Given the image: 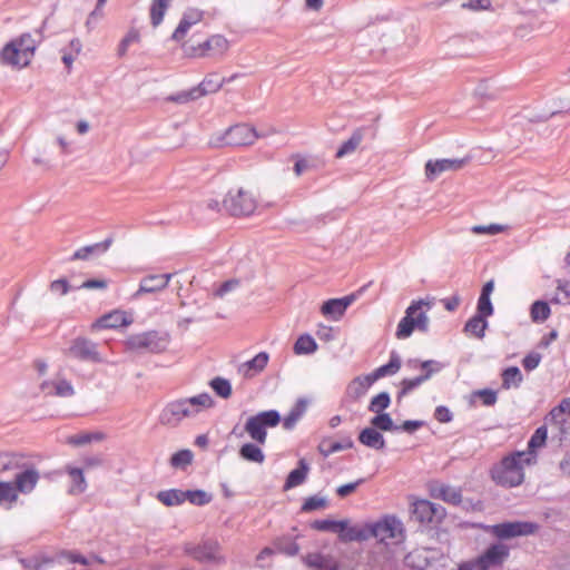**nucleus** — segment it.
Masks as SVG:
<instances>
[{
    "instance_id": "f257e3e1",
    "label": "nucleus",
    "mask_w": 570,
    "mask_h": 570,
    "mask_svg": "<svg viewBox=\"0 0 570 570\" xmlns=\"http://www.w3.org/2000/svg\"><path fill=\"white\" fill-rule=\"evenodd\" d=\"M537 454L515 451L503 456L490 469L492 481L503 488H515L524 480V465L535 463Z\"/></svg>"
},
{
    "instance_id": "f03ea898",
    "label": "nucleus",
    "mask_w": 570,
    "mask_h": 570,
    "mask_svg": "<svg viewBox=\"0 0 570 570\" xmlns=\"http://www.w3.org/2000/svg\"><path fill=\"white\" fill-rule=\"evenodd\" d=\"M214 405L213 397L204 392L198 395L179 399L169 402L159 415V422L163 425L176 426L185 417H191L198 414L203 409H209Z\"/></svg>"
},
{
    "instance_id": "7ed1b4c3",
    "label": "nucleus",
    "mask_w": 570,
    "mask_h": 570,
    "mask_svg": "<svg viewBox=\"0 0 570 570\" xmlns=\"http://www.w3.org/2000/svg\"><path fill=\"white\" fill-rule=\"evenodd\" d=\"M37 49V41L30 33H22L19 38L11 40L1 50L2 63L23 68L27 67Z\"/></svg>"
},
{
    "instance_id": "20e7f679",
    "label": "nucleus",
    "mask_w": 570,
    "mask_h": 570,
    "mask_svg": "<svg viewBox=\"0 0 570 570\" xmlns=\"http://www.w3.org/2000/svg\"><path fill=\"white\" fill-rule=\"evenodd\" d=\"M184 552L202 564L218 567L226 563L222 544L213 538L203 539L197 543H185Z\"/></svg>"
},
{
    "instance_id": "39448f33",
    "label": "nucleus",
    "mask_w": 570,
    "mask_h": 570,
    "mask_svg": "<svg viewBox=\"0 0 570 570\" xmlns=\"http://www.w3.org/2000/svg\"><path fill=\"white\" fill-rule=\"evenodd\" d=\"M431 307L430 303L419 299L413 301L405 311V316L400 321L395 336L399 340L407 338L413 331L417 328L421 332L429 331V317L425 312L421 311L422 306Z\"/></svg>"
},
{
    "instance_id": "423d86ee",
    "label": "nucleus",
    "mask_w": 570,
    "mask_h": 570,
    "mask_svg": "<svg viewBox=\"0 0 570 570\" xmlns=\"http://www.w3.org/2000/svg\"><path fill=\"white\" fill-rule=\"evenodd\" d=\"M281 421L282 417L278 411H263L249 416L245 423L244 430L257 444H265L267 440V429L277 426Z\"/></svg>"
},
{
    "instance_id": "0eeeda50",
    "label": "nucleus",
    "mask_w": 570,
    "mask_h": 570,
    "mask_svg": "<svg viewBox=\"0 0 570 570\" xmlns=\"http://www.w3.org/2000/svg\"><path fill=\"white\" fill-rule=\"evenodd\" d=\"M410 512L412 521L431 528L441 524L446 517L444 507L426 499L415 500Z\"/></svg>"
},
{
    "instance_id": "6e6552de",
    "label": "nucleus",
    "mask_w": 570,
    "mask_h": 570,
    "mask_svg": "<svg viewBox=\"0 0 570 570\" xmlns=\"http://www.w3.org/2000/svg\"><path fill=\"white\" fill-rule=\"evenodd\" d=\"M257 207L254 195L243 188L230 189L223 200V208L232 216H249Z\"/></svg>"
},
{
    "instance_id": "1a4fd4ad",
    "label": "nucleus",
    "mask_w": 570,
    "mask_h": 570,
    "mask_svg": "<svg viewBox=\"0 0 570 570\" xmlns=\"http://www.w3.org/2000/svg\"><path fill=\"white\" fill-rule=\"evenodd\" d=\"M488 532L500 540L528 537L539 530V524L531 521H505L484 527Z\"/></svg>"
},
{
    "instance_id": "9d476101",
    "label": "nucleus",
    "mask_w": 570,
    "mask_h": 570,
    "mask_svg": "<svg viewBox=\"0 0 570 570\" xmlns=\"http://www.w3.org/2000/svg\"><path fill=\"white\" fill-rule=\"evenodd\" d=\"M131 350L161 353L169 344V335L158 331H148L131 335L127 341Z\"/></svg>"
},
{
    "instance_id": "9b49d317",
    "label": "nucleus",
    "mask_w": 570,
    "mask_h": 570,
    "mask_svg": "<svg viewBox=\"0 0 570 570\" xmlns=\"http://www.w3.org/2000/svg\"><path fill=\"white\" fill-rule=\"evenodd\" d=\"M19 464H21L22 468L12 470L14 475L13 487L17 490V494H29L36 488L40 479V474L24 454H21V461Z\"/></svg>"
},
{
    "instance_id": "f8f14e48",
    "label": "nucleus",
    "mask_w": 570,
    "mask_h": 570,
    "mask_svg": "<svg viewBox=\"0 0 570 570\" xmlns=\"http://www.w3.org/2000/svg\"><path fill=\"white\" fill-rule=\"evenodd\" d=\"M63 354L80 362L100 363L102 361L98 352V345L83 336L73 338L69 347L63 351Z\"/></svg>"
},
{
    "instance_id": "ddd939ff",
    "label": "nucleus",
    "mask_w": 570,
    "mask_h": 570,
    "mask_svg": "<svg viewBox=\"0 0 570 570\" xmlns=\"http://www.w3.org/2000/svg\"><path fill=\"white\" fill-rule=\"evenodd\" d=\"M368 539L375 538L380 541L396 539L402 534L403 528L401 521L395 517H385L381 521L367 523Z\"/></svg>"
},
{
    "instance_id": "4468645a",
    "label": "nucleus",
    "mask_w": 570,
    "mask_h": 570,
    "mask_svg": "<svg viewBox=\"0 0 570 570\" xmlns=\"http://www.w3.org/2000/svg\"><path fill=\"white\" fill-rule=\"evenodd\" d=\"M510 556V549L504 543L490 544L476 560V567L481 570H489L493 567H501Z\"/></svg>"
},
{
    "instance_id": "2eb2a0df",
    "label": "nucleus",
    "mask_w": 570,
    "mask_h": 570,
    "mask_svg": "<svg viewBox=\"0 0 570 570\" xmlns=\"http://www.w3.org/2000/svg\"><path fill=\"white\" fill-rule=\"evenodd\" d=\"M257 138V134L255 128L246 125L239 124L229 127L224 136L222 137V144L225 146H247L252 145Z\"/></svg>"
},
{
    "instance_id": "dca6fc26",
    "label": "nucleus",
    "mask_w": 570,
    "mask_h": 570,
    "mask_svg": "<svg viewBox=\"0 0 570 570\" xmlns=\"http://www.w3.org/2000/svg\"><path fill=\"white\" fill-rule=\"evenodd\" d=\"M55 563H79L81 566L87 567L90 564V561L89 559H87V557L82 556L77 550H60L52 557H37V566H40L39 570H46Z\"/></svg>"
},
{
    "instance_id": "f3484780",
    "label": "nucleus",
    "mask_w": 570,
    "mask_h": 570,
    "mask_svg": "<svg viewBox=\"0 0 570 570\" xmlns=\"http://www.w3.org/2000/svg\"><path fill=\"white\" fill-rule=\"evenodd\" d=\"M469 161V158H443V159H429L425 164V176L428 180H434L444 171H456L463 168Z\"/></svg>"
},
{
    "instance_id": "a211bd4d",
    "label": "nucleus",
    "mask_w": 570,
    "mask_h": 570,
    "mask_svg": "<svg viewBox=\"0 0 570 570\" xmlns=\"http://www.w3.org/2000/svg\"><path fill=\"white\" fill-rule=\"evenodd\" d=\"M173 277L171 273L167 274H158V275H147L141 278L139 288L135 294V297L140 296L146 293H156L164 288H166Z\"/></svg>"
},
{
    "instance_id": "6ab92c4d",
    "label": "nucleus",
    "mask_w": 570,
    "mask_h": 570,
    "mask_svg": "<svg viewBox=\"0 0 570 570\" xmlns=\"http://www.w3.org/2000/svg\"><path fill=\"white\" fill-rule=\"evenodd\" d=\"M303 563L315 570H340V562L330 554H323L320 552L307 553L302 558Z\"/></svg>"
},
{
    "instance_id": "aec40b11",
    "label": "nucleus",
    "mask_w": 570,
    "mask_h": 570,
    "mask_svg": "<svg viewBox=\"0 0 570 570\" xmlns=\"http://www.w3.org/2000/svg\"><path fill=\"white\" fill-rule=\"evenodd\" d=\"M203 16L204 12L199 9L190 8L186 10L177 28L173 32L171 39L175 41H180L194 24L202 21Z\"/></svg>"
},
{
    "instance_id": "412c9836",
    "label": "nucleus",
    "mask_w": 570,
    "mask_h": 570,
    "mask_svg": "<svg viewBox=\"0 0 570 570\" xmlns=\"http://www.w3.org/2000/svg\"><path fill=\"white\" fill-rule=\"evenodd\" d=\"M344 521L345 525L340 527L338 530V538L342 542H361L368 539L367 523L364 525H350L347 520Z\"/></svg>"
},
{
    "instance_id": "4be33fe9",
    "label": "nucleus",
    "mask_w": 570,
    "mask_h": 570,
    "mask_svg": "<svg viewBox=\"0 0 570 570\" xmlns=\"http://www.w3.org/2000/svg\"><path fill=\"white\" fill-rule=\"evenodd\" d=\"M272 544L275 553L284 554L286 557H295L299 552V546L296 542V538L291 534L276 537Z\"/></svg>"
},
{
    "instance_id": "5701e85b",
    "label": "nucleus",
    "mask_w": 570,
    "mask_h": 570,
    "mask_svg": "<svg viewBox=\"0 0 570 570\" xmlns=\"http://www.w3.org/2000/svg\"><path fill=\"white\" fill-rule=\"evenodd\" d=\"M358 441L374 450H384L386 446L383 434L373 426L363 429L358 434Z\"/></svg>"
},
{
    "instance_id": "b1692460",
    "label": "nucleus",
    "mask_w": 570,
    "mask_h": 570,
    "mask_svg": "<svg viewBox=\"0 0 570 570\" xmlns=\"http://www.w3.org/2000/svg\"><path fill=\"white\" fill-rule=\"evenodd\" d=\"M111 244H112V238L108 237L104 242L83 246V247L77 249L72 254V256L69 258V261H77V259L85 261V259H88L91 255L104 254L109 249Z\"/></svg>"
},
{
    "instance_id": "393cba45",
    "label": "nucleus",
    "mask_w": 570,
    "mask_h": 570,
    "mask_svg": "<svg viewBox=\"0 0 570 570\" xmlns=\"http://www.w3.org/2000/svg\"><path fill=\"white\" fill-rule=\"evenodd\" d=\"M309 471V465L305 459H301L297 463V468L292 470L284 483V490L296 488L305 482Z\"/></svg>"
},
{
    "instance_id": "a878e982",
    "label": "nucleus",
    "mask_w": 570,
    "mask_h": 570,
    "mask_svg": "<svg viewBox=\"0 0 570 570\" xmlns=\"http://www.w3.org/2000/svg\"><path fill=\"white\" fill-rule=\"evenodd\" d=\"M128 324H130V321L127 320L126 314L115 311L98 318L94 326L98 328H119Z\"/></svg>"
},
{
    "instance_id": "bb28decb",
    "label": "nucleus",
    "mask_w": 570,
    "mask_h": 570,
    "mask_svg": "<svg viewBox=\"0 0 570 570\" xmlns=\"http://www.w3.org/2000/svg\"><path fill=\"white\" fill-rule=\"evenodd\" d=\"M269 355L266 352H259L252 360L242 365V370L246 377H253L261 373L267 365Z\"/></svg>"
},
{
    "instance_id": "cd10ccee",
    "label": "nucleus",
    "mask_w": 570,
    "mask_h": 570,
    "mask_svg": "<svg viewBox=\"0 0 570 570\" xmlns=\"http://www.w3.org/2000/svg\"><path fill=\"white\" fill-rule=\"evenodd\" d=\"M354 445L353 440L350 436L343 438L341 441L332 442L331 440H323L318 445L320 453L327 458L336 452L352 449Z\"/></svg>"
},
{
    "instance_id": "c85d7f7f",
    "label": "nucleus",
    "mask_w": 570,
    "mask_h": 570,
    "mask_svg": "<svg viewBox=\"0 0 570 570\" xmlns=\"http://www.w3.org/2000/svg\"><path fill=\"white\" fill-rule=\"evenodd\" d=\"M365 128H357L353 131L351 137L344 141L336 151V158H342L346 155L352 154L358 147L364 138Z\"/></svg>"
},
{
    "instance_id": "c756f323",
    "label": "nucleus",
    "mask_w": 570,
    "mask_h": 570,
    "mask_svg": "<svg viewBox=\"0 0 570 570\" xmlns=\"http://www.w3.org/2000/svg\"><path fill=\"white\" fill-rule=\"evenodd\" d=\"M238 454L247 462L262 464L265 461V454L257 443H244L239 448Z\"/></svg>"
},
{
    "instance_id": "7c9ffc66",
    "label": "nucleus",
    "mask_w": 570,
    "mask_h": 570,
    "mask_svg": "<svg viewBox=\"0 0 570 570\" xmlns=\"http://www.w3.org/2000/svg\"><path fill=\"white\" fill-rule=\"evenodd\" d=\"M400 368H401L400 355L395 351H393V352H391L390 361L386 364L381 365L380 367H377L373 371L374 377H376V380H380L385 376L394 375L399 372Z\"/></svg>"
},
{
    "instance_id": "2f4dec72",
    "label": "nucleus",
    "mask_w": 570,
    "mask_h": 570,
    "mask_svg": "<svg viewBox=\"0 0 570 570\" xmlns=\"http://www.w3.org/2000/svg\"><path fill=\"white\" fill-rule=\"evenodd\" d=\"M433 375V371L430 370L421 375L413 379H403L401 382V390L397 393V400H401L403 396L419 387L422 383L428 381Z\"/></svg>"
},
{
    "instance_id": "473e14b6",
    "label": "nucleus",
    "mask_w": 570,
    "mask_h": 570,
    "mask_svg": "<svg viewBox=\"0 0 570 570\" xmlns=\"http://www.w3.org/2000/svg\"><path fill=\"white\" fill-rule=\"evenodd\" d=\"M502 389L519 387L523 381L522 373L518 366H509L501 373Z\"/></svg>"
},
{
    "instance_id": "72a5a7b5",
    "label": "nucleus",
    "mask_w": 570,
    "mask_h": 570,
    "mask_svg": "<svg viewBox=\"0 0 570 570\" xmlns=\"http://www.w3.org/2000/svg\"><path fill=\"white\" fill-rule=\"evenodd\" d=\"M67 472L71 480V487L69 489V493H71V494L83 493L87 489V482H86L82 470L79 468L68 466Z\"/></svg>"
},
{
    "instance_id": "f704fd0d",
    "label": "nucleus",
    "mask_w": 570,
    "mask_h": 570,
    "mask_svg": "<svg viewBox=\"0 0 570 570\" xmlns=\"http://www.w3.org/2000/svg\"><path fill=\"white\" fill-rule=\"evenodd\" d=\"M488 325L489 323L485 317L474 315L465 323L464 332L470 333L481 340L485 335Z\"/></svg>"
},
{
    "instance_id": "c9c22d12",
    "label": "nucleus",
    "mask_w": 570,
    "mask_h": 570,
    "mask_svg": "<svg viewBox=\"0 0 570 570\" xmlns=\"http://www.w3.org/2000/svg\"><path fill=\"white\" fill-rule=\"evenodd\" d=\"M157 499L166 507L179 505L185 502V491L179 489L159 491Z\"/></svg>"
},
{
    "instance_id": "e433bc0d",
    "label": "nucleus",
    "mask_w": 570,
    "mask_h": 570,
    "mask_svg": "<svg viewBox=\"0 0 570 570\" xmlns=\"http://www.w3.org/2000/svg\"><path fill=\"white\" fill-rule=\"evenodd\" d=\"M224 83H225V80L219 79L216 73H209L195 88L198 89L199 97H203V96H206L207 94L218 91L223 87Z\"/></svg>"
},
{
    "instance_id": "4c0bfd02",
    "label": "nucleus",
    "mask_w": 570,
    "mask_h": 570,
    "mask_svg": "<svg viewBox=\"0 0 570 570\" xmlns=\"http://www.w3.org/2000/svg\"><path fill=\"white\" fill-rule=\"evenodd\" d=\"M433 495L453 505H459L462 502L461 491L449 485H441L433 490Z\"/></svg>"
},
{
    "instance_id": "58836bf2",
    "label": "nucleus",
    "mask_w": 570,
    "mask_h": 570,
    "mask_svg": "<svg viewBox=\"0 0 570 570\" xmlns=\"http://www.w3.org/2000/svg\"><path fill=\"white\" fill-rule=\"evenodd\" d=\"M17 500L18 494L13 483L0 481V507L10 509Z\"/></svg>"
},
{
    "instance_id": "ea45409f",
    "label": "nucleus",
    "mask_w": 570,
    "mask_h": 570,
    "mask_svg": "<svg viewBox=\"0 0 570 570\" xmlns=\"http://www.w3.org/2000/svg\"><path fill=\"white\" fill-rule=\"evenodd\" d=\"M171 0H153L150 6V22L154 27L159 26Z\"/></svg>"
},
{
    "instance_id": "a19ab883",
    "label": "nucleus",
    "mask_w": 570,
    "mask_h": 570,
    "mask_svg": "<svg viewBox=\"0 0 570 570\" xmlns=\"http://www.w3.org/2000/svg\"><path fill=\"white\" fill-rule=\"evenodd\" d=\"M21 453L4 452L0 453V474L12 472L13 469L22 468Z\"/></svg>"
},
{
    "instance_id": "79ce46f5",
    "label": "nucleus",
    "mask_w": 570,
    "mask_h": 570,
    "mask_svg": "<svg viewBox=\"0 0 570 570\" xmlns=\"http://www.w3.org/2000/svg\"><path fill=\"white\" fill-rule=\"evenodd\" d=\"M316 350H317V343L308 334L301 335L294 344V353L297 355L312 354Z\"/></svg>"
},
{
    "instance_id": "37998d69",
    "label": "nucleus",
    "mask_w": 570,
    "mask_h": 570,
    "mask_svg": "<svg viewBox=\"0 0 570 570\" xmlns=\"http://www.w3.org/2000/svg\"><path fill=\"white\" fill-rule=\"evenodd\" d=\"M105 439V434L102 432H83L76 435H72L68 439V443L81 446L89 444L91 442H99Z\"/></svg>"
},
{
    "instance_id": "c03bdc74",
    "label": "nucleus",
    "mask_w": 570,
    "mask_h": 570,
    "mask_svg": "<svg viewBox=\"0 0 570 570\" xmlns=\"http://www.w3.org/2000/svg\"><path fill=\"white\" fill-rule=\"evenodd\" d=\"M321 312L333 321H338L345 313L342 309L338 298H331L323 303Z\"/></svg>"
},
{
    "instance_id": "a18cd8bd",
    "label": "nucleus",
    "mask_w": 570,
    "mask_h": 570,
    "mask_svg": "<svg viewBox=\"0 0 570 570\" xmlns=\"http://www.w3.org/2000/svg\"><path fill=\"white\" fill-rule=\"evenodd\" d=\"M371 424L376 430L381 431H399L400 428L394 424L391 415L389 413H377L374 417L371 420Z\"/></svg>"
},
{
    "instance_id": "49530a36",
    "label": "nucleus",
    "mask_w": 570,
    "mask_h": 570,
    "mask_svg": "<svg viewBox=\"0 0 570 570\" xmlns=\"http://www.w3.org/2000/svg\"><path fill=\"white\" fill-rule=\"evenodd\" d=\"M212 500V494L204 490L197 489L185 491V501H189L194 505L203 507L208 504Z\"/></svg>"
},
{
    "instance_id": "de8ad7c7",
    "label": "nucleus",
    "mask_w": 570,
    "mask_h": 570,
    "mask_svg": "<svg viewBox=\"0 0 570 570\" xmlns=\"http://www.w3.org/2000/svg\"><path fill=\"white\" fill-rule=\"evenodd\" d=\"M548 438V430L546 425L539 426L528 441V451L525 453L535 454V449L544 445Z\"/></svg>"
},
{
    "instance_id": "09e8293b",
    "label": "nucleus",
    "mask_w": 570,
    "mask_h": 570,
    "mask_svg": "<svg viewBox=\"0 0 570 570\" xmlns=\"http://www.w3.org/2000/svg\"><path fill=\"white\" fill-rule=\"evenodd\" d=\"M551 309L547 302L544 301H535L531 305L530 315L533 322L541 323L548 320L550 316Z\"/></svg>"
},
{
    "instance_id": "8fccbe9b",
    "label": "nucleus",
    "mask_w": 570,
    "mask_h": 570,
    "mask_svg": "<svg viewBox=\"0 0 570 570\" xmlns=\"http://www.w3.org/2000/svg\"><path fill=\"white\" fill-rule=\"evenodd\" d=\"M345 525V521H336L331 519L315 520L311 523V528L317 531L337 533L340 527Z\"/></svg>"
},
{
    "instance_id": "3c124183",
    "label": "nucleus",
    "mask_w": 570,
    "mask_h": 570,
    "mask_svg": "<svg viewBox=\"0 0 570 570\" xmlns=\"http://www.w3.org/2000/svg\"><path fill=\"white\" fill-rule=\"evenodd\" d=\"M209 386L214 390V392L223 397L228 399L232 395V385L230 382L224 377L217 376L214 377L209 382Z\"/></svg>"
},
{
    "instance_id": "603ef678",
    "label": "nucleus",
    "mask_w": 570,
    "mask_h": 570,
    "mask_svg": "<svg viewBox=\"0 0 570 570\" xmlns=\"http://www.w3.org/2000/svg\"><path fill=\"white\" fill-rule=\"evenodd\" d=\"M391 404V396L387 392H381L375 395L370 404L368 411L373 413H382L385 409H387Z\"/></svg>"
},
{
    "instance_id": "864d4df0",
    "label": "nucleus",
    "mask_w": 570,
    "mask_h": 570,
    "mask_svg": "<svg viewBox=\"0 0 570 570\" xmlns=\"http://www.w3.org/2000/svg\"><path fill=\"white\" fill-rule=\"evenodd\" d=\"M193 452L190 450H179L170 458V465L177 469H185L193 461Z\"/></svg>"
},
{
    "instance_id": "5fc2aeb1",
    "label": "nucleus",
    "mask_w": 570,
    "mask_h": 570,
    "mask_svg": "<svg viewBox=\"0 0 570 570\" xmlns=\"http://www.w3.org/2000/svg\"><path fill=\"white\" fill-rule=\"evenodd\" d=\"M200 98L199 91L195 87L189 90H184L174 95H170L166 98L167 101L176 102V104H186L193 100Z\"/></svg>"
},
{
    "instance_id": "6e6d98bb",
    "label": "nucleus",
    "mask_w": 570,
    "mask_h": 570,
    "mask_svg": "<svg viewBox=\"0 0 570 570\" xmlns=\"http://www.w3.org/2000/svg\"><path fill=\"white\" fill-rule=\"evenodd\" d=\"M327 505V501L325 498L318 495H312L305 499L304 503L301 507L302 512H312L315 510L324 509Z\"/></svg>"
},
{
    "instance_id": "4d7b16f0",
    "label": "nucleus",
    "mask_w": 570,
    "mask_h": 570,
    "mask_svg": "<svg viewBox=\"0 0 570 570\" xmlns=\"http://www.w3.org/2000/svg\"><path fill=\"white\" fill-rule=\"evenodd\" d=\"M140 39L139 32L136 29H130L127 35L121 39L118 46V56L124 57L130 45L138 42Z\"/></svg>"
},
{
    "instance_id": "13d9d810",
    "label": "nucleus",
    "mask_w": 570,
    "mask_h": 570,
    "mask_svg": "<svg viewBox=\"0 0 570 570\" xmlns=\"http://www.w3.org/2000/svg\"><path fill=\"white\" fill-rule=\"evenodd\" d=\"M507 229V226L500 225V224H490V225H475L471 228L472 233L474 234H489V235H497L499 233H502Z\"/></svg>"
},
{
    "instance_id": "bf43d9fd",
    "label": "nucleus",
    "mask_w": 570,
    "mask_h": 570,
    "mask_svg": "<svg viewBox=\"0 0 570 570\" xmlns=\"http://www.w3.org/2000/svg\"><path fill=\"white\" fill-rule=\"evenodd\" d=\"M493 305L490 297L479 296L476 304V314L482 317H489L493 314Z\"/></svg>"
},
{
    "instance_id": "052dcab7",
    "label": "nucleus",
    "mask_w": 570,
    "mask_h": 570,
    "mask_svg": "<svg viewBox=\"0 0 570 570\" xmlns=\"http://www.w3.org/2000/svg\"><path fill=\"white\" fill-rule=\"evenodd\" d=\"M55 386V395L60 397H69L75 394L73 386L67 380H60L53 384Z\"/></svg>"
},
{
    "instance_id": "680f3d73",
    "label": "nucleus",
    "mask_w": 570,
    "mask_h": 570,
    "mask_svg": "<svg viewBox=\"0 0 570 570\" xmlns=\"http://www.w3.org/2000/svg\"><path fill=\"white\" fill-rule=\"evenodd\" d=\"M475 396H479L482 400L483 405L492 406L498 401V394L495 391L491 389H483L474 392Z\"/></svg>"
},
{
    "instance_id": "e2e57ef3",
    "label": "nucleus",
    "mask_w": 570,
    "mask_h": 570,
    "mask_svg": "<svg viewBox=\"0 0 570 570\" xmlns=\"http://www.w3.org/2000/svg\"><path fill=\"white\" fill-rule=\"evenodd\" d=\"M210 43L214 55H222L228 48L227 39L222 35H214L210 37Z\"/></svg>"
},
{
    "instance_id": "0e129e2a",
    "label": "nucleus",
    "mask_w": 570,
    "mask_h": 570,
    "mask_svg": "<svg viewBox=\"0 0 570 570\" xmlns=\"http://www.w3.org/2000/svg\"><path fill=\"white\" fill-rule=\"evenodd\" d=\"M541 362V355L537 352H530L527 354L522 360V365L525 371H533L535 370Z\"/></svg>"
},
{
    "instance_id": "69168bd1",
    "label": "nucleus",
    "mask_w": 570,
    "mask_h": 570,
    "mask_svg": "<svg viewBox=\"0 0 570 570\" xmlns=\"http://www.w3.org/2000/svg\"><path fill=\"white\" fill-rule=\"evenodd\" d=\"M363 483H364V479H358L355 482L343 484L336 489V494L340 498H345V497L350 495L351 493H353L357 489V487H360Z\"/></svg>"
},
{
    "instance_id": "338daca9",
    "label": "nucleus",
    "mask_w": 570,
    "mask_h": 570,
    "mask_svg": "<svg viewBox=\"0 0 570 570\" xmlns=\"http://www.w3.org/2000/svg\"><path fill=\"white\" fill-rule=\"evenodd\" d=\"M434 419L440 423H449L453 420V414L448 406L439 405L434 411Z\"/></svg>"
},
{
    "instance_id": "774afa93",
    "label": "nucleus",
    "mask_w": 570,
    "mask_h": 570,
    "mask_svg": "<svg viewBox=\"0 0 570 570\" xmlns=\"http://www.w3.org/2000/svg\"><path fill=\"white\" fill-rule=\"evenodd\" d=\"M491 6V0H469L466 2L461 3V8L470 9V10H483L488 9Z\"/></svg>"
}]
</instances>
